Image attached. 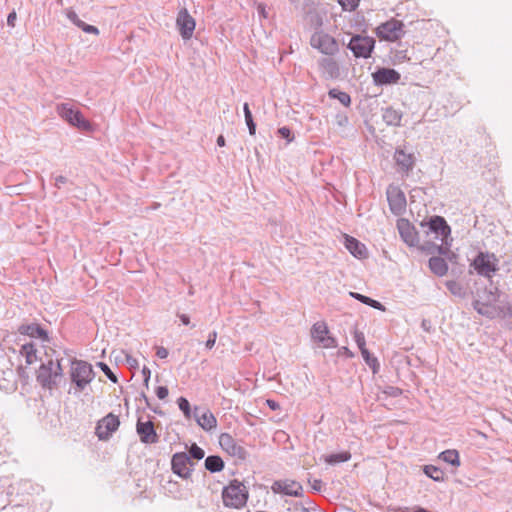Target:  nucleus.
I'll return each mask as SVG.
<instances>
[{"label":"nucleus","instance_id":"nucleus-1","mask_svg":"<svg viewBox=\"0 0 512 512\" xmlns=\"http://www.w3.org/2000/svg\"><path fill=\"white\" fill-rule=\"evenodd\" d=\"M499 298L497 288L479 290L473 301V307L480 315L490 319L511 315L512 308L510 305H502Z\"/></svg>","mask_w":512,"mask_h":512},{"label":"nucleus","instance_id":"nucleus-2","mask_svg":"<svg viewBox=\"0 0 512 512\" xmlns=\"http://www.w3.org/2000/svg\"><path fill=\"white\" fill-rule=\"evenodd\" d=\"M95 378L92 365L83 360H73L70 367V379L76 392H82Z\"/></svg>","mask_w":512,"mask_h":512},{"label":"nucleus","instance_id":"nucleus-3","mask_svg":"<svg viewBox=\"0 0 512 512\" xmlns=\"http://www.w3.org/2000/svg\"><path fill=\"white\" fill-rule=\"evenodd\" d=\"M222 499L226 507L240 509L247 502L248 491L243 483L233 480L223 489Z\"/></svg>","mask_w":512,"mask_h":512},{"label":"nucleus","instance_id":"nucleus-4","mask_svg":"<svg viewBox=\"0 0 512 512\" xmlns=\"http://www.w3.org/2000/svg\"><path fill=\"white\" fill-rule=\"evenodd\" d=\"M471 266L478 275L491 278L498 270V260L493 253L480 252L471 263Z\"/></svg>","mask_w":512,"mask_h":512},{"label":"nucleus","instance_id":"nucleus-5","mask_svg":"<svg viewBox=\"0 0 512 512\" xmlns=\"http://www.w3.org/2000/svg\"><path fill=\"white\" fill-rule=\"evenodd\" d=\"M310 336L313 342L324 349L337 347L336 339L330 335L329 328L325 321H317L310 330Z\"/></svg>","mask_w":512,"mask_h":512},{"label":"nucleus","instance_id":"nucleus-6","mask_svg":"<svg viewBox=\"0 0 512 512\" xmlns=\"http://www.w3.org/2000/svg\"><path fill=\"white\" fill-rule=\"evenodd\" d=\"M310 44L313 48L328 56L335 55L339 51V45L335 38L323 31H316L311 36Z\"/></svg>","mask_w":512,"mask_h":512},{"label":"nucleus","instance_id":"nucleus-7","mask_svg":"<svg viewBox=\"0 0 512 512\" xmlns=\"http://www.w3.org/2000/svg\"><path fill=\"white\" fill-rule=\"evenodd\" d=\"M404 25L401 21L390 19L376 28V34L381 40L394 42L404 35Z\"/></svg>","mask_w":512,"mask_h":512},{"label":"nucleus","instance_id":"nucleus-8","mask_svg":"<svg viewBox=\"0 0 512 512\" xmlns=\"http://www.w3.org/2000/svg\"><path fill=\"white\" fill-rule=\"evenodd\" d=\"M57 112L61 118L79 129L89 130L91 128L90 123L84 119L82 113L79 110L73 109L68 103L59 104Z\"/></svg>","mask_w":512,"mask_h":512},{"label":"nucleus","instance_id":"nucleus-9","mask_svg":"<svg viewBox=\"0 0 512 512\" xmlns=\"http://www.w3.org/2000/svg\"><path fill=\"white\" fill-rule=\"evenodd\" d=\"M375 41L371 37L356 35L353 36L348 44V48L353 52L355 57H370Z\"/></svg>","mask_w":512,"mask_h":512},{"label":"nucleus","instance_id":"nucleus-10","mask_svg":"<svg viewBox=\"0 0 512 512\" xmlns=\"http://www.w3.org/2000/svg\"><path fill=\"white\" fill-rule=\"evenodd\" d=\"M119 425V417L113 413H109L98 421L95 433L99 440L106 441L109 440L112 434L119 428Z\"/></svg>","mask_w":512,"mask_h":512},{"label":"nucleus","instance_id":"nucleus-11","mask_svg":"<svg viewBox=\"0 0 512 512\" xmlns=\"http://www.w3.org/2000/svg\"><path fill=\"white\" fill-rule=\"evenodd\" d=\"M61 374L62 368L60 363H54L50 360L47 364L41 365L37 379L43 386L50 387L56 382L55 379Z\"/></svg>","mask_w":512,"mask_h":512},{"label":"nucleus","instance_id":"nucleus-12","mask_svg":"<svg viewBox=\"0 0 512 512\" xmlns=\"http://www.w3.org/2000/svg\"><path fill=\"white\" fill-rule=\"evenodd\" d=\"M387 200L390 210L395 215H401L406 209V197L396 186L390 185L387 188Z\"/></svg>","mask_w":512,"mask_h":512},{"label":"nucleus","instance_id":"nucleus-13","mask_svg":"<svg viewBox=\"0 0 512 512\" xmlns=\"http://www.w3.org/2000/svg\"><path fill=\"white\" fill-rule=\"evenodd\" d=\"M191 465L190 457L185 452L175 453L172 456V471L181 478L187 479L190 476Z\"/></svg>","mask_w":512,"mask_h":512},{"label":"nucleus","instance_id":"nucleus-14","mask_svg":"<svg viewBox=\"0 0 512 512\" xmlns=\"http://www.w3.org/2000/svg\"><path fill=\"white\" fill-rule=\"evenodd\" d=\"M219 444L224 451L233 457L241 460L247 457V451L228 433H222L220 435Z\"/></svg>","mask_w":512,"mask_h":512},{"label":"nucleus","instance_id":"nucleus-15","mask_svg":"<svg viewBox=\"0 0 512 512\" xmlns=\"http://www.w3.org/2000/svg\"><path fill=\"white\" fill-rule=\"evenodd\" d=\"M136 432L140 441L144 444H155L159 441V436L154 428V424L150 420L143 422L141 418H139L136 424Z\"/></svg>","mask_w":512,"mask_h":512},{"label":"nucleus","instance_id":"nucleus-16","mask_svg":"<svg viewBox=\"0 0 512 512\" xmlns=\"http://www.w3.org/2000/svg\"><path fill=\"white\" fill-rule=\"evenodd\" d=\"M176 25L179 29L180 35L184 40H188L192 37L194 29H195V20L188 13L187 9H182L179 11Z\"/></svg>","mask_w":512,"mask_h":512},{"label":"nucleus","instance_id":"nucleus-17","mask_svg":"<svg viewBox=\"0 0 512 512\" xmlns=\"http://www.w3.org/2000/svg\"><path fill=\"white\" fill-rule=\"evenodd\" d=\"M193 418L197 424L205 431H211L217 426V419L209 409H202L195 406L193 409Z\"/></svg>","mask_w":512,"mask_h":512},{"label":"nucleus","instance_id":"nucleus-18","mask_svg":"<svg viewBox=\"0 0 512 512\" xmlns=\"http://www.w3.org/2000/svg\"><path fill=\"white\" fill-rule=\"evenodd\" d=\"M271 489L276 494H284L288 496L299 497L302 495V486L293 480H278L275 481Z\"/></svg>","mask_w":512,"mask_h":512},{"label":"nucleus","instance_id":"nucleus-19","mask_svg":"<svg viewBox=\"0 0 512 512\" xmlns=\"http://www.w3.org/2000/svg\"><path fill=\"white\" fill-rule=\"evenodd\" d=\"M372 78L376 85H390L400 80V73L391 68H379L372 74Z\"/></svg>","mask_w":512,"mask_h":512},{"label":"nucleus","instance_id":"nucleus-20","mask_svg":"<svg viewBox=\"0 0 512 512\" xmlns=\"http://www.w3.org/2000/svg\"><path fill=\"white\" fill-rule=\"evenodd\" d=\"M429 227L430 230L436 234L437 238H440L443 243L447 244L451 229L443 217H432L429 222Z\"/></svg>","mask_w":512,"mask_h":512},{"label":"nucleus","instance_id":"nucleus-21","mask_svg":"<svg viewBox=\"0 0 512 512\" xmlns=\"http://www.w3.org/2000/svg\"><path fill=\"white\" fill-rule=\"evenodd\" d=\"M318 66L325 79H337L340 76L339 65L333 58L323 57L319 59Z\"/></svg>","mask_w":512,"mask_h":512},{"label":"nucleus","instance_id":"nucleus-22","mask_svg":"<svg viewBox=\"0 0 512 512\" xmlns=\"http://www.w3.org/2000/svg\"><path fill=\"white\" fill-rule=\"evenodd\" d=\"M397 228L402 240L409 246H414L418 242L417 232L415 228L406 219L397 221Z\"/></svg>","mask_w":512,"mask_h":512},{"label":"nucleus","instance_id":"nucleus-23","mask_svg":"<svg viewBox=\"0 0 512 512\" xmlns=\"http://www.w3.org/2000/svg\"><path fill=\"white\" fill-rule=\"evenodd\" d=\"M345 247L355 257L361 259L366 256V247L360 243L357 239L346 235L345 236Z\"/></svg>","mask_w":512,"mask_h":512},{"label":"nucleus","instance_id":"nucleus-24","mask_svg":"<svg viewBox=\"0 0 512 512\" xmlns=\"http://www.w3.org/2000/svg\"><path fill=\"white\" fill-rule=\"evenodd\" d=\"M394 157L403 171L408 172L413 168L414 160L411 154H407L403 150H396Z\"/></svg>","mask_w":512,"mask_h":512},{"label":"nucleus","instance_id":"nucleus-25","mask_svg":"<svg viewBox=\"0 0 512 512\" xmlns=\"http://www.w3.org/2000/svg\"><path fill=\"white\" fill-rule=\"evenodd\" d=\"M429 267L437 276H444L448 271V265L441 257H431L429 259Z\"/></svg>","mask_w":512,"mask_h":512},{"label":"nucleus","instance_id":"nucleus-26","mask_svg":"<svg viewBox=\"0 0 512 512\" xmlns=\"http://www.w3.org/2000/svg\"><path fill=\"white\" fill-rule=\"evenodd\" d=\"M401 119H402V114L393 108H387L383 112V120L388 125L398 126V125H400Z\"/></svg>","mask_w":512,"mask_h":512},{"label":"nucleus","instance_id":"nucleus-27","mask_svg":"<svg viewBox=\"0 0 512 512\" xmlns=\"http://www.w3.org/2000/svg\"><path fill=\"white\" fill-rule=\"evenodd\" d=\"M205 468L212 473L219 472L224 468V462L221 457L211 455L205 459Z\"/></svg>","mask_w":512,"mask_h":512},{"label":"nucleus","instance_id":"nucleus-28","mask_svg":"<svg viewBox=\"0 0 512 512\" xmlns=\"http://www.w3.org/2000/svg\"><path fill=\"white\" fill-rule=\"evenodd\" d=\"M19 331L22 334H26V335H29V336H32V337L44 338V337L47 336L45 330L42 329L40 326L35 325V324H32V325H22L19 328Z\"/></svg>","mask_w":512,"mask_h":512},{"label":"nucleus","instance_id":"nucleus-29","mask_svg":"<svg viewBox=\"0 0 512 512\" xmlns=\"http://www.w3.org/2000/svg\"><path fill=\"white\" fill-rule=\"evenodd\" d=\"M439 458L444 462L458 467L460 465L459 453L457 450L450 449L440 453Z\"/></svg>","mask_w":512,"mask_h":512},{"label":"nucleus","instance_id":"nucleus-30","mask_svg":"<svg viewBox=\"0 0 512 512\" xmlns=\"http://www.w3.org/2000/svg\"><path fill=\"white\" fill-rule=\"evenodd\" d=\"M350 295L353 298H355V299L361 301L362 303L367 304L375 309L382 310V311L385 310L384 306L380 302H378L374 299H371L367 296H364V295L356 293V292H350Z\"/></svg>","mask_w":512,"mask_h":512},{"label":"nucleus","instance_id":"nucleus-31","mask_svg":"<svg viewBox=\"0 0 512 512\" xmlns=\"http://www.w3.org/2000/svg\"><path fill=\"white\" fill-rule=\"evenodd\" d=\"M424 473L434 481L440 482L444 480V472L436 466L426 465L424 467Z\"/></svg>","mask_w":512,"mask_h":512},{"label":"nucleus","instance_id":"nucleus-32","mask_svg":"<svg viewBox=\"0 0 512 512\" xmlns=\"http://www.w3.org/2000/svg\"><path fill=\"white\" fill-rule=\"evenodd\" d=\"M351 458V454L349 452H340L335 454H330L325 457V462L328 464H337L341 462H346Z\"/></svg>","mask_w":512,"mask_h":512},{"label":"nucleus","instance_id":"nucleus-33","mask_svg":"<svg viewBox=\"0 0 512 512\" xmlns=\"http://www.w3.org/2000/svg\"><path fill=\"white\" fill-rule=\"evenodd\" d=\"M329 96L333 99L339 100V102L344 106H349L351 103V98L349 94L338 89H331L329 91Z\"/></svg>","mask_w":512,"mask_h":512},{"label":"nucleus","instance_id":"nucleus-34","mask_svg":"<svg viewBox=\"0 0 512 512\" xmlns=\"http://www.w3.org/2000/svg\"><path fill=\"white\" fill-rule=\"evenodd\" d=\"M244 116H245V122L247 124V127L249 129L250 135H255L256 133V124L253 121L252 113L249 109L248 103H245L243 106Z\"/></svg>","mask_w":512,"mask_h":512},{"label":"nucleus","instance_id":"nucleus-35","mask_svg":"<svg viewBox=\"0 0 512 512\" xmlns=\"http://www.w3.org/2000/svg\"><path fill=\"white\" fill-rule=\"evenodd\" d=\"M361 355L366 362V364L372 369L373 373H376L379 368V363L377 358L373 357L368 349H362Z\"/></svg>","mask_w":512,"mask_h":512},{"label":"nucleus","instance_id":"nucleus-36","mask_svg":"<svg viewBox=\"0 0 512 512\" xmlns=\"http://www.w3.org/2000/svg\"><path fill=\"white\" fill-rule=\"evenodd\" d=\"M177 403L179 409L183 412L186 419L190 420L191 418H193V411L191 410L190 403L186 398L180 397Z\"/></svg>","mask_w":512,"mask_h":512},{"label":"nucleus","instance_id":"nucleus-37","mask_svg":"<svg viewBox=\"0 0 512 512\" xmlns=\"http://www.w3.org/2000/svg\"><path fill=\"white\" fill-rule=\"evenodd\" d=\"M354 340L360 351H362V349H366V340L363 332L356 330L354 332Z\"/></svg>","mask_w":512,"mask_h":512},{"label":"nucleus","instance_id":"nucleus-38","mask_svg":"<svg viewBox=\"0 0 512 512\" xmlns=\"http://www.w3.org/2000/svg\"><path fill=\"white\" fill-rule=\"evenodd\" d=\"M189 454L191 457L197 460H201L205 455L204 450L196 444H192L189 450Z\"/></svg>","mask_w":512,"mask_h":512},{"label":"nucleus","instance_id":"nucleus-39","mask_svg":"<svg viewBox=\"0 0 512 512\" xmlns=\"http://www.w3.org/2000/svg\"><path fill=\"white\" fill-rule=\"evenodd\" d=\"M342 8L346 11H353L357 6L359 0H337Z\"/></svg>","mask_w":512,"mask_h":512},{"label":"nucleus","instance_id":"nucleus-40","mask_svg":"<svg viewBox=\"0 0 512 512\" xmlns=\"http://www.w3.org/2000/svg\"><path fill=\"white\" fill-rule=\"evenodd\" d=\"M98 366L101 368V370L105 373V375L114 383L117 382V377L113 374V372L110 370L107 364L103 362H99Z\"/></svg>","mask_w":512,"mask_h":512},{"label":"nucleus","instance_id":"nucleus-41","mask_svg":"<svg viewBox=\"0 0 512 512\" xmlns=\"http://www.w3.org/2000/svg\"><path fill=\"white\" fill-rule=\"evenodd\" d=\"M217 335L218 334L215 330L209 333L208 339L205 342L206 349L211 350L214 347V345L216 343Z\"/></svg>","mask_w":512,"mask_h":512},{"label":"nucleus","instance_id":"nucleus-42","mask_svg":"<svg viewBox=\"0 0 512 512\" xmlns=\"http://www.w3.org/2000/svg\"><path fill=\"white\" fill-rule=\"evenodd\" d=\"M446 285H447L448 290L452 294H454V295H460L461 294V289L462 288H461V286L457 282L449 281V282H447Z\"/></svg>","mask_w":512,"mask_h":512},{"label":"nucleus","instance_id":"nucleus-43","mask_svg":"<svg viewBox=\"0 0 512 512\" xmlns=\"http://www.w3.org/2000/svg\"><path fill=\"white\" fill-rule=\"evenodd\" d=\"M278 133L282 138H285L288 142L293 140V136L291 134V130L287 127H281L278 129Z\"/></svg>","mask_w":512,"mask_h":512},{"label":"nucleus","instance_id":"nucleus-44","mask_svg":"<svg viewBox=\"0 0 512 512\" xmlns=\"http://www.w3.org/2000/svg\"><path fill=\"white\" fill-rule=\"evenodd\" d=\"M65 15L66 17L75 25L78 21H79V17L77 15V13L72 10L71 8L70 9H67L65 11Z\"/></svg>","mask_w":512,"mask_h":512},{"label":"nucleus","instance_id":"nucleus-45","mask_svg":"<svg viewBox=\"0 0 512 512\" xmlns=\"http://www.w3.org/2000/svg\"><path fill=\"white\" fill-rule=\"evenodd\" d=\"M156 395L159 399H165L168 396V389L165 386H159L156 389Z\"/></svg>","mask_w":512,"mask_h":512},{"label":"nucleus","instance_id":"nucleus-46","mask_svg":"<svg viewBox=\"0 0 512 512\" xmlns=\"http://www.w3.org/2000/svg\"><path fill=\"white\" fill-rule=\"evenodd\" d=\"M82 31L85 33H88V34H94V35L99 34V29L96 26L89 25V24H86L85 27H83Z\"/></svg>","mask_w":512,"mask_h":512},{"label":"nucleus","instance_id":"nucleus-47","mask_svg":"<svg viewBox=\"0 0 512 512\" xmlns=\"http://www.w3.org/2000/svg\"><path fill=\"white\" fill-rule=\"evenodd\" d=\"M289 512H310L308 508L302 506L301 504H295L290 509Z\"/></svg>","mask_w":512,"mask_h":512},{"label":"nucleus","instance_id":"nucleus-48","mask_svg":"<svg viewBox=\"0 0 512 512\" xmlns=\"http://www.w3.org/2000/svg\"><path fill=\"white\" fill-rule=\"evenodd\" d=\"M16 12L15 11H12L11 13H9L8 17H7V24L8 26L10 27H14L15 26V21H16Z\"/></svg>","mask_w":512,"mask_h":512},{"label":"nucleus","instance_id":"nucleus-49","mask_svg":"<svg viewBox=\"0 0 512 512\" xmlns=\"http://www.w3.org/2000/svg\"><path fill=\"white\" fill-rule=\"evenodd\" d=\"M68 182V179L65 176L59 175L55 177V186L57 188H61L62 184H65Z\"/></svg>","mask_w":512,"mask_h":512},{"label":"nucleus","instance_id":"nucleus-50","mask_svg":"<svg viewBox=\"0 0 512 512\" xmlns=\"http://www.w3.org/2000/svg\"><path fill=\"white\" fill-rule=\"evenodd\" d=\"M156 355L161 358V359H164L168 356V350L165 348V347H158L157 348V351H156Z\"/></svg>","mask_w":512,"mask_h":512},{"label":"nucleus","instance_id":"nucleus-51","mask_svg":"<svg viewBox=\"0 0 512 512\" xmlns=\"http://www.w3.org/2000/svg\"><path fill=\"white\" fill-rule=\"evenodd\" d=\"M142 374L144 376V382L145 384L147 385L148 384V381L150 379V375H151V371L149 368H147L146 366L142 369Z\"/></svg>","mask_w":512,"mask_h":512},{"label":"nucleus","instance_id":"nucleus-52","mask_svg":"<svg viewBox=\"0 0 512 512\" xmlns=\"http://www.w3.org/2000/svg\"><path fill=\"white\" fill-rule=\"evenodd\" d=\"M321 486H322V482L321 480H317L315 479L312 483V488L316 491H320L321 490Z\"/></svg>","mask_w":512,"mask_h":512},{"label":"nucleus","instance_id":"nucleus-53","mask_svg":"<svg viewBox=\"0 0 512 512\" xmlns=\"http://www.w3.org/2000/svg\"><path fill=\"white\" fill-rule=\"evenodd\" d=\"M267 405L272 409V410H276L279 408V404L277 402H275L274 400H270L268 399L267 400Z\"/></svg>","mask_w":512,"mask_h":512},{"label":"nucleus","instance_id":"nucleus-54","mask_svg":"<svg viewBox=\"0 0 512 512\" xmlns=\"http://www.w3.org/2000/svg\"><path fill=\"white\" fill-rule=\"evenodd\" d=\"M179 318L184 325H188L190 323V318L186 314H180Z\"/></svg>","mask_w":512,"mask_h":512},{"label":"nucleus","instance_id":"nucleus-55","mask_svg":"<svg viewBox=\"0 0 512 512\" xmlns=\"http://www.w3.org/2000/svg\"><path fill=\"white\" fill-rule=\"evenodd\" d=\"M217 145L220 147L225 146V138L222 135L218 136Z\"/></svg>","mask_w":512,"mask_h":512},{"label":"nucleus","instance_id":"nucleus-56","mask_svg":"<svg viewBox=\"0 0 512 512\" xmlns=\"http://www.w3.org/2000/svg\"><path fill=\"white\" fill-rule=\"evenodd\" d=\"M127 362L130 364V366L134 367L135 365H137V361L132 358L131 356H127Z\"/></svg>","mask_w":512,"mask_h":512},{"label":"nucleus","instance_id":"nucleus-57","mask_svg":"<svg viewBox=\"0 0 512 512\" xmlns=\"http://www.w3.org/2000/svg\"><path fill=\"white\" fill-rule=\"evenodd\" d=\"M75 25L81 30H83V27H85L86 23L79 19V21Z\"/></svg>","mask_w":512,"mask_h":512},{"label":"nucleus","instance_id":"nucleus-58","mask_svg":"<svg viewBox=\"0 0 512 512\" xmlns=\"http://www.w3.org/2000/svg\"><path fill=\"white\" fill-rule=\"evenodd\" d=\"M343 349H344V353H348L349 355H352V354L350 353V351H349L346 347H344Z\"/></svg>","mask_w":512,"mask_h":512},{"label":"nucleus","instance_id":"nucleus-59","mask_svg":"<svg viewBox=\"0 0 512 512\" xmlns=\"http://www.w3.org/2000/svg\"><path fill=\"white\" fill-rule=\"evenodd\" d=\"M259 11H260V13H261V14H263V15H264V12H265V11H264V8H263V7H260Z\"/></svg>","mask_w":512,"mask_h":512},{"label":"nucleus","instance_id":"nucleus-60","mask_svg":"<svg viewBox=\"0 0 512 512\" xmlns=\"http://www.w3.org/2000/svg\"><path fill=\"white\" fill-rule=\"evenodd\" d=\"M27 358H28V363H31V361L29 360L30 358V352L27 351Z\"/></svg>","mask_w":512,"mask_h":512},{"label":"nucleus","instance_id":"nucleus-61","mask_svg":"<svg viewBox=\"0 0 512 512\" xmlns=\"http://www.w3.org/2000/svg\"><path fill=\"white\" fill-rule=\"evenodd\" d=\"M425 323H426V321H423V322H422V325H423L424 327H427V324H425Z\"/></svg>","mask_w":512,"mask_h":512},{"label":"nucleus","instance_id":"nucleus-62","mask_svg":"<svg viewBox=\"0 0 512 512\" xmlns=\"http://www.w3.org/2000/svg\"><path fill=\"white\" fill-rule=\"evenodd\" d=\"M425 323H426V321H423V322H422V325H423L424 327H427V324H425Z\"/></svg>","mask_w":512,"mask_h":512},{"label":"nucleus","instance_id":"nucleus-63","mask_svg":"<svg viewBox=\"0 0 512 512\" xmlns=\"http://www.w3.org/2000/svg\"><path fill=\"white\" fill-rule=\"evenodd\" d=\"M291 2H295V0H290Z\"/></svg>","mask_w":512,"mask_h":512}]
</instances>
